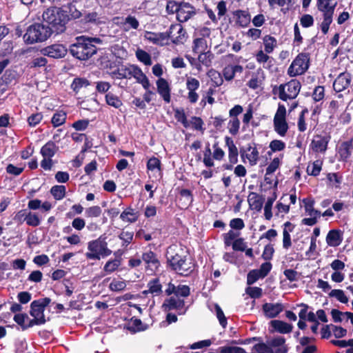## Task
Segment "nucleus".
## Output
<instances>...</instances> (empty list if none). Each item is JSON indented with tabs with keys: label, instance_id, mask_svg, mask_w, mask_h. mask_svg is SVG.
Returning a JSON list of instances; mask_svg holds the SVG:
<instances>
[{
	"label": "nucleus",
	"instance_id": "f257e3e1",
	"mask_svg": "<svg viewBox=\"0 0 353 353\" xmlns=\"http://www.w3.org/2000/svg\"><path fill=\"white\" fill-rule=\"evenodd\" d=\"M184 250L176 245H170L166 251L168 266L178 274L188 276L194 269V264L184 254Z\"/></svg>",
	"mask_w": 353,
	"mask_h": 353
},
{
	"label": "nucleus",
	"instance_id": "f03ea898",
	"mask_svg": "<svg viewBox=\"0 0 353 353\" xmlns=\"http://www.w3.org/2000/svg\"><path fill=\"white\" fill-rule=\"evenodd\" d=\"M103 41L99 37L79 36L75 41L70 46L69 52L74 58L81 61H87L97 54V44H102Z\"/></svg>",
	"mask_w": 353,
	"mask_h": 353
},
{
	"label": "nucleus",
	"instance_id": "7ed1b4c3",
	"mask_svg": "<svg viewBox=\"0 0 353 353\" xmlns=\"http://www.w3.org/2000/svg\"><path fill=\"white\" fill-rule=\"evenodd\" d=\"M43 22L51 30V34H61L66 30V24L69 21L67 12L61 8H49L42 14Z\"/></svg>",
	"mask_w": 353,
	"mask_h": 353
},
{
	"label": "nucleus",
	"instance_id": "20e7f679",
	"mask_svg": "<svg viewBox=\"0 0 353 353\" xmlns=\"http://www.w3.org/2000/svg\"><path fill=\"white\" fill-rule=\"evenodd\" d=\"M51 30L44 22L34 23L29 26L23 34V41L26 45L42 43L51 37Z\"/></svg>",
	"mask_w": 353,
	"mask_h": 353
},
{
	"label": "nucleus",
	"instance_id": "39448f33",
	"mask_svg": "<svg viewBox=\"0 0 353 353\" xmlns=\"http://www.w3.org/2000/svg\"><path fill=\"white\" fill-rule=\"evenodd\" d=\"M88 250V252L85 253V257L90 260H100L101 258H105L112 254V250L108 247L105 238L102 236L89 241Z\"/></svg>",
	"mask_w": 353,
	"mask_h": 353
},
{
	"label": "nucleus",
	"instance_id": "423d86ee",
	"mask_svg": "<svg viewBox=\"0 0 353 353\" xmlns=\"http://www.w3.org/2000/svg\"><path fill=\"white\" fill-rule=\"evenodd\" d=\"M301 83L296 79H291L286 83H283L279 86L274 85L272 88V94L278 95L279 98L286 101L288 99H295L301 90Z\"/></svg>",
	"mask_w": 353,
	"mask_h": 353
},
{
	"label": "nucleus",
	"instance_id": "0eeeda50",
	"mask_svg": "<svg viewBox=\"0 0 353 353\" xmlns=\"http://www.w3.org/2000/svg\"><path fill=\"white\" fill-rule=\"evenodd\" d=\"M312 45V43L307 48H305L303 52L299 53L292 61L288 69V74L290 77H294L301 75L308 70L310 62V54L305 51L307 49L310 48Z\"/></svg>",
	"mask_w": 353,
	"mask_h": 353
},
{
	"label": "nucleus",
	"instance_id": "6e6552de",
	"mask_svg": "<svg viewBox=\"0 0 353 353\" xmlns=\"http://www.w3.org/2000/svg\"><path fill=\"white\" fill-rule=\"evenodd\" d=\"M51 303L49 297H45L33 301L30 303V314L33 317L31 319V324L41 325L46 323L45 316L46 307Z\"/></svg>",
	"mask_w": 353,
	"mask_h": 353
},
{
	"label": "nucleus",
	"instance_id": "1a4fd4ad",
	"mask_svg": "<svg viewBox=\"0 0 353 353\" xmlns=\"http://www.w3.org/2000/svg\"><path fill=\"white\" fill-rule=\"evenodd\" d=\"M331 140L329 132L322 130L319 134H316L310 145V148L314 153L324 154L327 150L328 143Z\"/></svg>",
	"mask_w": 353,
	"mask_h": 353
},
{
	"label": "nucleus",
	"instance_id": "9d476101",
	"mask_svg": "<svg viewBox=\"0 0 353 353\" xmlns=\"http://www.w3.org/2000/svg\"><path fill=\"white\" fill-rule=\"evenodd\" d=\"M166 32L169 34L172 43L175 45L183 44L188 37L185 29L180 23L172 24Z\"/></svg>",
	"mask_w": 353,
	"mask_h": 353
},
{
	"label": "nucleus",
	"instance_id": "9b49d317",
	"mask_svg": "<svg viewBox=\"0 0 353 353\" xmlns=\"http://www.w3.org/2000/svg\"><path fill=\"white\" fill-rule=\"evenodd\" d=\"M40 52L43 56L58 59L65 57L68 49L63 44L54 43L41 48Z\"/></svg>",
	"mask_w": 353,
	"mask_h": 353
},
{
	"label": "nucleus",
	"instance_id": "f8f14e48",
	"mask_svg": "<svg viewBox=\"0 0 353 353\" xmlns=\"http://www.w3.org/2000/svg\"><path fill=\"white\" fill-rule=\"evenodd\" d=\"M142 261L145 264L146 271H150L152 273L159 270L161 266V262L158 255L151 250H146L142 253Z\"/></svg>",
	"mask_w": 353,
	"mask_h": 353
},
{
	"label": "nucleus",
	"instance_id": "ddd939ff",
	"mask_svg": "<svg viewBox=\"0 0 353 353\" xmlns=\"http://www.w3.org/2000/svg\"><path fill=\"white\" fill-rule=\"evenodd\" d=\"M196 14L195 8L190 3L181 1V6L176 14V19L180 23L188 21Z\"/></svg>",
	"mask_w": 353,
	"mask_h": 353
},
{
	"label": "nucleus",
	"instance_id": "4468645a",
	"mask_svg": "<svg viewBox=\"0 0 353 353\" xmlns=\"http://www.w3.org/2000/svg\"><path fill=\"white\" fill-rule=\"evenodd\" d=\"M339 161L347 162L353 152V137L347 141L341 142L337 148Z\"/></svg>",
	"mask_w": 353,
	"mask_h": 353
},
{
	"label": "nucleus",
	"instance_id": "2eb2a0df",
	"mask_svg": "<svg viewBox=\"0 0 353 353\" xmlns=\"http://www.w3.org/2000/svg\"><path fill=\"white\" fill-rule=\"evenodd\" d=\"M352 77L350 73L343 72L340 73L333 83V89L336 92H341L347 89L351 83Z\"/></svg>",
	"mask_w": 353,
	"mask_h": 353
},
{
	"label": "nucleus",
	"instance_id": "dca6fc26",
	"mask_svg": "<svg viewBox=\"0 0 353 353\" xmlns=\"http://www.w3.org/2000/svg\"><path fill=\"white\" fill-rule=\"evenodd\" d=\"M200 86V82L198 79L194 77H188L186 81V88L188 90V99L191 103H195L199 99V94L196 93V90Z\"/></svg>",
	"mask_w": 353,
	"mask_h": 353
},
{
	"label": "nucleus",
	"instance_id": "f3484780",
	"mask_svg": "<svg viewBox=\"0 0 353 353\" xmlns=\"http://www.w3.org/2000/svg\"><path fill=\"white\" fill-rule=\"evenodd\" d=\"M79 23L85 28L90 24L92 25H100L103 23L99 14L96 11L88 12L84 11L83 13V17L79 21Z\"/></svg>",
	"mask_w": 353,
	"mask_h": 353
},
{
	"label": "nucleus",
	"instance_id": "a211bd4d",
	"mask_svg": "<svg viewBox=\"0 0 353 353\" xmlns=\"http://www.w3.org/2000/svg\"><path fill=\"white\" fill-rule=\"evenodd\" d=\"M157 92L163 98L165 102L170 103L171 101V89L168 81L160 77L156 82Z\"/></svg>",
	"mask_w": 353,
	"mask_h": 353
},
{
	"label": "nucleus",
	"instance_id": "6ab92c4d",
	"mask_svg": "<svg viewBox=\"0 0 353 353\" xmlns=\"http://www.w3.org/2000/svg\"><path fill=\"white\" fill-rule=\"evenodd\" d=\"M148 290H143V294L147 296L148 294H151L152 296H159L163 293V285L158 277L152 279L147 284Z\"/></svg>",
	"mask_w": 353,
	"mask_h": 353
},
{
	"label": "nucleus",
	"instance_id": "aec40b11",
	"mask_svg": "<svg viewBox=\"0 0 353 353\" xmlns=\"http://www.w3.org/2000/svg\"><path fill=\"white\" fill-rule=\"evenodd\" d=\"M145 38L152 43L153 44L163 46L167 43H165V41H168L170 39V35L166 32H146L145 34Z\"/></svg>",
	"mask_w": 353,
	"mask_h": 353
},
{
	"label": "nucleus",
	"instance_id": "412c9836",
	"mask_svg": "<svg viewBox=\"0 0 353 353\" xmlns=\"http://www.w3.org/2000/svg\"><path fill=\"white\" fill-rule=\"evenodd\" d=\"M262 309L266 317L273 319L276 317L283 311V305L279 303H265L263 305Z\"/></svg>",
	"mask_w": 353,
	"mask_h": 353
},
{
	"label": "nucleus",
	"instance_id": "4be33fe9",
	"mask_svg": "<svg viewBox=\"0 0 353 353\" xmlns=\"http://www.w3.org/2000/svg\"><path fill=\"white\" fill-rule=\"evenodd\" d=\"M243 72V67L241 65L228 64L222 70V75L226 81H232L236 74H241Z\"/></svg>",
	"mask_w": 353,
	"mask_h": 353
},
{
	"label": "nucleus",
	"instance_id": "5701e85b",
	"mask_svg": "<svg viewBox=\"0 0 353 353\" xmlns=\"http://www.w3.org/2000/svg\"><path fill=\"white\" fill-rule=\"evenodd\" d=\"M343 241V232L341 230L333 229L328 232L326 236V243L329 246L337 247Z\"/></svg>",
	"mask_w": 353,
	"mask_h": 353
},
{
	"label": "nucleus",
	"instance_id": "b1692460",
	"mask_svg": "<svg viewBox=\"0 0 353 353\" xmlns=\"http://www.w3.org/2000/svg\"><path fill=\"white\" fill-rule=\"evenodd\" d=\"M248 202L252 210L259 212L263 208L264 198L256 192H250L248 196Z\"/></svg>",
	"mask_w": 353,
	"mask_h": 353
},
{
	"label": "nucleus",
	"instance_id": "393cba45",
	"mask_svg": "<svg viewBox=\"0 0 353 353\" xmlns=\"http://www.w3.org/2000/svg\"><path fill=\"white\" fill-rule=\"evenodd\" d=\"M225 142L228 147V159L231 164H236L238 162V149L235 145L232 139L226 136L225 137Z\"/></svg>",
	"mask_w": 353,
	"mask_h": 353
},
{
	"label": "nucleus",
	"instance_id": "a878e982",
	"mask_svg": "<svg viewBox=\"0 0 353 353\" xmlns=\"http://www.w3.org/2000/svg\"><path fill=\"white\" fill-rule=\"evenodd\" d=\"M139 217V213L132 207H128L120 214V219L125 223H134Z\"/></svg>",
	"mask_w": 353,
	"mask_h": 353
},
{
	"label": "nucleus",
	"instance_id": "bb28decb",
	"mask_svg": "<svg viewBox=\"0 0 353 353\" xmlns=\"http://www.w3.org/2000/svg\"><path fill=\"white\" fill-rule=\"evenodd\" d=\"M193 201V194L190 190L181 189L179 191V203L181 209L188 208Z\"/></svg>",
	"mask_w": 353,
	"mask_h": 353
},
{
	"label": "nucleus",
	"instance_id": "cd10ccee",
	"mask_svg": "<svg viewBox=\"0 0 353 353\" xmlns=\"http://www.w3.org/2000/svg\"><path fill=\"white\" fill-rule=\"evenodd\" d=\"M234 14L236 17V23L239 26L245 28L250 24L251 17L248 10H238L234 12Z\"/></svg>",
	"mask_w": 353,
	"mask_h": 353
},
{
	"label": "nucleus",
	"instance_id": "c85d7f7f",
	"mask_svg": "<svg viewBox=\"0 0 353 353\" xmlns=\"http://www.w3.org/2000/svg\"><path fill=\"white\" fill-rule=\"evenodd\" d=\"M13 319L21 327L22 330H26L34 326V324H31V319H29L26 313L16 314Z\"/></svg>",
	"mask_w": 353,
	"mask_h": 353
},
{
	"label": "nucleus",
	"instance_id": "c756f323",
	"mask_svg": "<svg viewBox=\"0 0 353 353\" xmlns=\"http://www.w3.org/2000/svg\"><path fill=\"white\" fill-rule=\"evenodd\" d=\"M108 74L112 79H130L131 65L130 67L122 65L121 68H118L112 72H108Z\"/></svg>",
	"mask_w": 353,
	"mask_h": 353
},
{
	"label": "nucleus",
	"instance_id": "7c9ffc66",
	"mask_svg": "<svg viewBox=\"0 0 353 353\" xmlns=\"http://www.w3.org/2000/svg\"><path fill=\"white\" fill-rule=\"evenodd\" d=\"M58 150L59 147L55 143L52 141H49L42 146L40 153L43 157L52 158Z\"/></svg>",
	"mask_w": 353,
	"mask_h": 353
},
{
	"label": "nucleus",
	"instance_id": "2f4dec72",
	"mask_svg": "<svg viewBox=\"0 0 353 353\" xmlns=\"http://www.w3.org/2000/svg\"><path fill=\"white\" fill-rule=\"evenodd\" d=\"M272 327L278 332L281 334H288L292 332L293 326L280 320H272L270 321Z\"/></svg>",
	"mask_w": 353,
	"mask_h": 353
},
{
	"label": "nucleus",
	"instance_id": "473e14b6",
	"mask_svg": "<svg viewBox=\"0 0 353 353\" xmlns=\"http://www.w3.org/2000/svg\"><path fill=\"white\" fill-rule=\"evenodd\" d=\"M185 305V301L182 299H176L174 297H170L165 301L163 307L165 310L182 309Z\"/></svg>",
	"mask_w": 353,
	"mask_h": 353
},
{
	"label": "nucleus",
	"instance_id": "72a5a7b5",
	"mask_svg": "<svg viewBox=\"0 0 353 353\" xmlns=\"http://www.w3.org/2000/svg\"><path fill=\"white\" fill-rule=\"evenodd\" d=\"M128 330L131 332L135 333L137 332L145 331L148 328V325H143L141 320L136 317H132L128 322Z\"/></svg>",
	"mask_w": 353,
	"mask_h": 353
},
{
	"label": "nucleus",
	"instance_id": "f704fd0d",
	"mask_svg": "<svg viewBox=\"0 0 353 353\" xmlns=\"http://www.w3.org/2000/svg\"><path fill=\"white\" fill-rule=\"evenodd\" d=\"M214 54L210 51H204L199 54L198 61L199 63L196 66V68H199L201 66V64L203 65L205 67H210L212 65V61L214 59Z\"/></svg>",
	"mask_w": 353,
	"mask_h": 353
},
{
	"label": "nucleus",
	"instance_id": "c9c22d12",
	"mask_svg": "<svg viewBox=\"0 0 353 353\" xmlns=\"http://www.w3.org/2000/svg\"><path fill=\"white\" fill-rule=\"evenodd\" d=\"M274 131L281 137H285L289 129L286 119L273 120Z\"/></svg>",
	"mask_w": 353,
	"mask_h": 353
},
{
	"label": "nucleus",
	"instance_id": "e433bc0d",
	"mask_svg": "<svg viewBox=\"0 0 353 353\" xmlns=\"http://www.w3.org/2000/svg\"><path fill=\"white\" fill-rule=\"evenodd\" d=\"M98 62L100 68L106 70L108 73V72L113 71L114 68L116 67L115 63L111 61L108 55L101 57L98 59Z\"/></svg>",
	"mask_w": 353,
	"mask_h": 353
},
{
	"label": "nucleus",
	"instance_id": "4c0bfd02",
	"mask_svg": "<svg viewBox=\"0 0 353 353\" xmlns=\"http://www.w3.org/2000/svg\"><path fill=\"white\" fill-rule=\"evenodd\" d=\"M207 48V41L204 38H196L193 40L192 48L194 54H199L204 52Z\"/></svg>",
	"mask_w": 353,
	"mask_h": 353
},
{
	"label": "nucleus",
	"instance_id": "58836bf2",
	"mask_svg": "<svg viewBox=\"0 0 353 353\" xmlns=\"http://www.w3.org/2000/svg\"><path fill=\"white\" fill-rule=\"evenodd\" d=\"M303 202L304 203L305 210L308 215L310 216H316L320 217L321 214V212L314 208V200L313 199L306 198L303 200Z\"/></svg>",
	"mask_w": 353,
	"mask_h": 353
},
{
	"label": "nucleus",
	"instance_id": "ea45409f",
	"mask_svg": "<svg viewBox=\"0 0 353 353\" xmlns=\"http://www.w3.org/2000/svg\"><path fill=\"white\" fill-rule=\"evenodd\" d=\"M174 115L175 119L181 123L185 128L190 127V123L187 119L185 110L183 108H175L174 109Z\"/></svg>",
	"mask_w": 353,
	"mask_h": 353
},
{
	"label": "nucleus",
	"instance_id": "a19ab883",
	"mask_svg": "<svg viewBox=\"0 0 353 353\" xmlns=\"http://www.w3.org/2000/svg\"><path fill=\"white\" fill-rule=\"evenodd\" d=\"M66 118V113L63 110H59L53 114L51 123L54 128H57L65 122Z\"/></svg>",
	"mask_w": 353,
	"mask_h": 353
},
{
	"label": "nucleus",
	"instance_id": "79ce46f5",
	"mask_svg": "<svg viewBox=\"0 0 353 353\" xmlns=\"http://www.w3.org/2000/svg\"><path fill=\"white\" fill-rule=\"evenodd\" d=\"M106 103L114 108L119 109L123 105V102L120 98L112 92H108L105 94Z\"/></svg>",
	"mask_w": 353,
	"mask_h": 353
},
{
	"label": "nucleus",
	"instance_id": "37998d69",
	"mask_svg": "<svg viewBox=\"0 0 353 353\" xmlns=\"http://www.w3.org/2000/svg\"><path fill=\"white\" fill-rule=\"evenodd\" d=\"M269 148L270 150L268 151L267 154L270 157L274 152L284 150L285 148V143L281 140L274 139L270 143Z\"/></svg>",
	"mask_w": 353,
	"mask_h": 353
},
{
	"label": "nucleus",
	"instance_id": "c03bdc74",
	"mask_svg": "<svg viewBox=\"0 0 353 353\" xmlns=\"http://www.w3.org/2000/svg\"><path fill=\"white\" fill-rule=\"evenodd\" d=\"M50 193L55 200H61L65 196V186L63 185H54L50 189Z\"/></svg>",
	"mask_w": 353,
	"mask_h": 353
},
{
	"label": "nucleus",
	"instance_id": "a18cd8bd",
	"mask_svg": "<svg viewBox=\"0 0 353 353\" xmlns=\"http://www.w3.org/2000/svg\"><path fill=\"white\" fill-rule=\"evenodd\" d=\"M263 41L265 52L266 53H272L276 46V39L271 35H265Z\"/></svg>",
	"mask_w": 353,
	"mask_h": 353
},
{
	"label": "nucleus",
	"instance_id": "49530a36",
	"mask_svg": "<svg viewBox=\"0 0 353 353\" xmlns=\"http://www.w3.org/2000/svg\"><path fill=\"white\" fill-rule=\"evenodd\" d=\"M90 85V82L88 79L85 78H74L72 84H71V88L73 90L74 92L76 93H78L79 90L83 88L87 87Z\"/></svg>",
	"mask_w": 353,
	"mask_h": 353
},
{
	"label": "nucleus",
	"instance_id": "de8ad7c7",
	"mask_svg": "<svg viewBox=\"0 0 353 353\" xmlns=\"http://www.w3.org/2000/svg\"><path fill=\"white\" fill-rule=\"evenodd\" d=\"M247 151H251L250 154H246V157L248 158L250 164L251 165H256L259 159V153L257 148L256 146L252 147V145H249L247 148Z\"/></svg>",
	"mask_w": 353,
	"mask_h": 353
},
{
	"label": "nucleus",
	"instance_id": "09e8293b",
	"mask_svg": "<svg viewBox=\"0 0 353 353\" xmlns=\"http://www.w3.org/2000/svg\"><path fill=\"white\" fill-rule=\"evenodd\" d=\"M189 123L190 126L191 125L194 130L201 132V134L204 133L205 128L203 127L204 122L201 117L193 116Z\"/></svg>",
	"mask_w": 353,
	"mask_h": 353
},
{
	"label": "nucleus",
	"instance_id": "8fccbe9b",
	"mask_svg": "<svg viewBox=\"0 0 353 353\" xmlns=\"http://www.w3.org/2000/svg\"><path fill=\"white\" fill-rule=\"evenodd\" d=\"M45 57L46 56L34 57L29 62L28 67L30 68H39L45 67L48 63V60Z\"/></svg>",
	"mask_w": 353,
	"mask_h": 353
},
{
	"label": "nucleus",
	"instance_id": "3c124183",
	"mask_svg": "<svg viewBox=\"0 0 353 353\" xmlns=\"http://www.w3.org/2000/svg\"><path fill=\"white\" fill-rule=\"evenodd\" d=\"M136 57L139 61L143 63L145 65H150L152 63L150 54L143 50L138 49L136 52Z\"/></svg>",
	"mask_w": 353,
	"mask_h": 353
},
{
	"label": "nucleus",
	"instance_id": "603ef678",
	"mask_svg": "<svg viewBox=\"0 0 353 353\" xmlns=\"http://www.w3.org/2000/svg\"><path fill=\"white\" fill-rule=\"evenodd\" d=\"M134 232L123 230L119 235V239L122 241L121 246L127 248L133 241Z\"/></svg>",
	"mask_w": 353,
	"mask_h": 353
},
{
	"label": "nucleus",
	"instance_id": "864d4df0",
	"mask_svg": "<svg viewBox=\"0 0 353 353\" xmlns=\"http://www.w3.org/2000/svg\"><path fill=\"white\" fill-rule=\"evenodd\" d=\"M322 161L320 160H316L313 162L312 166H307V172L309 175L313 176H317L319 175L321 168H322Z\"/></svg>",
	"mask_w": 353,
	"mask_h": 353
},
{
	"label": "nucleus",
	"instance_id": "5fc2aeb1",
	"mask_svg": "<svg viewBox=\"0 0 353 353\" xmlns=\"http://www.w3.org/2000/svg\"><path fill=\"white\" fill-rule=\"evenodd\" d=\"M280 157V158H274L272 161L270 162V163L268 165L265 170L266 175H270L274 173L279 168L281 163V159H283V154H281Z\"/></svg>",
	"mask_w": 353,
	"mask_h": 353
},
{
	"label": "nucleus",
	"instance_id": "6e6d98bb",
	"mask_svg": "<svg viewBox=\"0 0 353 353\" xmlns=\"http://www.w3.org/2000/svg\"><path fill=\"white\" fill-rule=\"evenodd\" d=\"M101 208L99 205H93L85 208V216L86 218H97L101 216Z\"/></svg>",
	"mask_w": 353,
	"mask_h": 353
},
{
	"label": "nucleus",
	"instance_id": "4d7b16f0",
	"mask_svg": "<svg viewBox=\"0 0 353 353\" xmlns=\"http://www.w3.org/2000/svg\"><path fill=\"white\" fill-rule=\"evenodd\" d=\"M148 170L150 171H154L155 170H157L159 172H161V161L155 157H152L150 158L147 162L146 165Z\"/></svg>",
	"mask_w": 353,
	"mask_h": 353
},
{
	"label": "nucleus",
	"instance_id": "13d9d810",
	"mask_svg": "<svg viewBox=\"0 0 353 353\" xmlns=\"http://www.w3.org/2000/svg\"><path fill=\"white\" fill-rule=\"evenodd\" d=\"M211 155L212 152L210 148V143H208L205 146L203 159L204 165L208 168L213 167L214 165L213 159L212 158Z\"/></svg>",
	"mask_w": 353,
	"mask_h": 353
},
{
	"label": "nucleus",
	"instance_id": "bf43d9fd",
	"mask_svg": "<svg viewBox=\"0 0 353 353\" xmlns=\"http://www.w3.org/2000/svg\"><path fill=\"white\" fill-rule=\"evenodd\" d=\"M330 297H335L339 301L342 303H347L348 302V298L345 294V292L342 290H332L329 293Z\"/></svg>",
	"mask_w": 353,
	"mask_h": 353
},
{
	"label": "nucleus",
	"instance_id": "052dcab7",
	"mask_svg": "<svg viewBox=\"0 0 353 353\" xmlns=\"http://www.w3.org/2000/svg\"><path fill=\"white\" fill-rule=\"evenodd\" d=\"M228 131L233 136L236 135L239 132L240 121L238 118L231 119L228 122Z\"/></svg>",
	"mask_w": 353,
	"mask_h": 353
},
{
	"label": "nucleus",
	"instance_id": "680f3d73",
	"mask_svg": "<svg viewBox=\"0 0 353 353\" xmlns=\"http://www.w3.org/2000/svg\"><path fill=\"white\" fill-rule=\"evenodd\" d=\"M134 77L138 83H140L145 77H147L141 70V69L136 65H131V75L130 79L132 77Z\"/></svg>",
	"mask_w": 353,
	"mask_h": 353
},
{
	"label": "nucleus",
	"instance_id": "e2e57ef3",
	"mask_svg": "<svg viewBox=\"0 0 353 353\" xmlns=\"http://www.w3.org/2000/svg\"><path fill=\"white\" fill-rule=\"evenodd\" d=\"M26 222L29 226L37 227L40 225L41 221L36 213H32L30 211H28Z\"/></svg>",
	"mask_w": 353,
	"mask_h": 353
},
{
	"label": "nucleus",
	"instance_id": "0e129e2a",
	"mask_svg": "<svg viewBox=\"0 0 353 353\" xmlns=\"http://www.w3.org/2000/svg\"><path fill=\"white\" fill-rule=\"evenodd\" d=\"M43 114L41 112L33 113L27 119V122L30 127H35L43 119Z\"/></svg>",
	"mask_w": 353,
	"mask_h": 353
},
{
	"label": "nucleus",
	"instance_id": "69168bd1",
	"mask_svg": "<svg viewBox=\"0 0 353 353\" xmlns=\"http://www.w3.org/2000/svg\"><path fill=\"white\" fill-rule=\"evenodd\" d=\"M121 264L120 260L113 259L106 262L103 267V270L107 273H112L115 271Z\"/></svg>",
	"mask_w": 353,
	"mask_h": 353
},
{
	"label": "nucleus",
	"instance_id": "338daca9",
	"mask_svg": "<svg viewBox=\"0 0 353 353\" xmlns=\"http://www.w3.org/2000/svg\"><path fill=\"white\" fill-rule=\"evenodd\" d=\"M245 292L252 299H259L263 294V290L259 287H248L245 289Z\"/></svg>",
	"mask_w": 353,
	"mask_h": 353
},
{
	"label": "nucleus",
	"instance_id": "774afa93",
	"mask_svg": "<svg viewBox=\"0 0 353 353\" xmlns=\"http://www.w3.org/2000/svg\"><path fill=\"white\" fill-rule=\"evenodd\" d=\"M220 353H246L245 350L237 346H223L219 348Z\"/></svg>",
	"mask_w": 353,
	"mask_h": 353
}]
</instances>
